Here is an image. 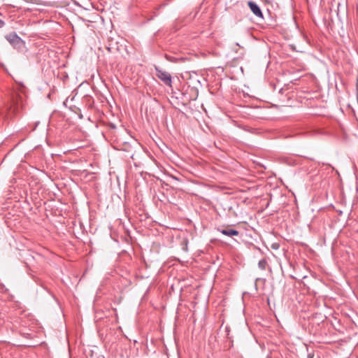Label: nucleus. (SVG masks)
Here are the masks:
<instances>
[{"instance_id":"1","label":"nucleus","mask_w":358,"mask_h":358,"mask_svg":"<svg viewBox=\"0 0 358 358\" xmlns=\"http://www.w3.org/2000/svg\"><path fill=\"white\" fill-rule=\"evenodd\" d=\"M5 38L14 48H21L24 43V41L15 32L9 33Z\"/></svg>"},{"instance_id":"2","label":"nucleus","mask_w":358,"mask_h":358,"mask_svg":"<svg viewBox=\"0 0 358 358\" xmlns=\"http://www.w3.org/2000/svg\"><path fill=\"white\" fill-rule=\"evenodd\" d=\"M155 69L156 71L157 77L160 80H162L166 85L171 87L172 80L171 74L169 72L161 69L158 66H155Z\"/></svg>"},{"instance_id":"3","label":"nucleus","mask_w":358,"mask_h":358,"mask_svg":"<svg viewBox=\"0 0 358 358\" xmlns=\"http://www.w3.org/2000/svg\"><path fill=\"white\" fill-rule=\"evenodd\" d=\"M23 107V98L21 95H18L16 100L13 99V105L10 108L9 114H13V115H17L20 110L22 109Z\"/></svg>"},{"instance_id":"4","label":"nucleus","mask_w":358,"mask_h":358,"mask_svg":"<svg viewBox=\"0 0 358 358\" xmlns=\"http://www.w3.org/2000/svg\"><path fill=\"white\" fill-rule=\"evenodd\" d=\"M248 4L251 11L254 13V15H255L258 17L263 18V13L259 6L256 3L252 1H249Z\"/></svg>"},{"instance_id":"5","label":"nucleus","mask_w":358,"mask_h":358,"mask_svg":"<svg viewBox=\"0 0 358 358\" xmlns=\"http://www.w3.org/2000/svg\"><path fill=\"white\" fill-rule=\"evenodd\" d=\"M217 230L219 232H220L222 234L227 236H229V237L236 236H238V234H239L238 231L231 229V228H229V227H227L225 229H221L219 227L217 229Z\"/></svg>"},{"instance_id":"6","label":"nucleus","mask_w":358,"mask_h":358,"mask_svg":"<svg viewBox=\"0 0 358 358\" xmlns=\"http://www.w3.org/2000/svg\"><path fill=\"white\" fill-rule=\"evenodd\" d=\"M268 266V263L266 259H262L259 260L258 263V266L262 270H265L266 266Z\"/></svg>"},{"instance_id":"7","label":"nucleus","mask_w":358,"mask_h":358,"mask_svg":"<svg viewBox=\"0 0 358 358\" xmlns=\"http://www.w3.org/2000/svg\"><path fill=\"white\" fill-rule=\"evenodd\" d=\"M5 25L4 21L0 20V28H2Z\"/></svg>"}]
</instances>
